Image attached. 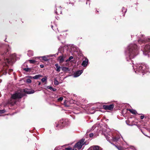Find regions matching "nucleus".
<instances>
[{
  "label": "nucleus",
  "mask_w": 150,
  "mask_h": 150,
  "mask_svg": "<svg viewBox=\"0 0 150 150\" xmlns=\"http://www.w3.org/2000/svg\"><path fill=\"white\" fill-rule=\"evenodd\" d=\"M128 55L131 59L134 57L138 53V48L135 44H131L128 47Z\"/></svg>",
  "instance_id": "obj_1"
},
{
  "label": "nucleus",
  "mask_w": 150,
  "mask_h": 150,
  "mask_svg": "<svg viewBox=\"0 0 150 150\" xmlns=\"http://www.w3.org/2000/svg\"><path fill=\"white\" fill-rule=\"evenodd\" d=\"M23 95L22 91H18L11 95V98L8 101V103L13 105L16 104L17 99L21 98Z\"/></svg>",
  "instance_id": "obj_2"
},
{
  "label": "nucleus",
  "mask_w": 150,
  "mask_h": 150,
  "mask_svg": "<svg viewBox=\"0 0 150 150\" xmlns=\"http://www.w3.org/2000/svg\"><path fill=\"white\" fill-rule=\"evenodd\" d=\"M149 67L146 64H143L139 65L137 68L136 70L135 71L136 73L137 71L141 72L142 73H145L149 71Z\"/></svg>",
  "instance_id": "obj_3"
},
{
  "label": "nucleus",
  "mask_w": 150,
  "mask_h": 150,
  "mask_svg": "<svg viewBox=\"0 0 150 150\" xmlns=\"http://www.w3.org/2000/svg\"><path fill=\"white\" fill-rule=\"evenodd\" d=\"M17 59L16 57V55L15 54L11 55L10 56L9 59L6 58L4 59L5 62L6 63H8L9 64L11 65L13 62H14Z\"/></svg>",
  "instance_id": "obj_4"
},
{
  "label": "nucleus",
  "mask_w": 150,
  "mask_h": 150,
  "mask_svg": "<svg viewBox=\"0 0 150 150\" xmlns=\"http://www.w3.org/2000/svg\"><path fill=\"white\" fill-rule=\"evenodd\" d=\"M84 139H82L76 144L74 145V147L77 148L78 149H80L82 148L83 145H86L88 144V143H86V142H84Z\"/></svg>",
  "instance_id": "obj_5"
},
{
  "label": "nucleus",
  "mask_w": 150,
  "mask_h": 150,
  "mask_svg": "<svg viewBox=\"0 0 150 150\" xmlns=\"http://www.w3.org/2000/svg\"><path fill=\"white\" fill-rule=\"evenodd\" d=\"M114 107L113 105H104L103 106V109L105 110H112Z\"/></svg>",
  "instance_id": "obj_6"
},
{
  "label": "nucleus",
  "mask_w": 150,
  "mask_h": 150,
  "mask_svg": "<svg viewBox=\"0 0 150 150\" xmlns=\"http://www.w3.org/2000/svg\"><path fill=\"white\" fill-rule=\"evenodd\" d=\"M88 150H102L101 148L98 146H93Z\"/></svg>",
  "instance_id": "obj_7"
},
{
  "label": "nucleus",
  "mask_w": 150,
  "mask_h": 150,
  "mask_svg": "<svg viewBox=\"0 0 150 150\" xmlns=\"http://www.w3.org/2000/svg\"><path fill=\"white\" fill-rule=\"evenodd\" d=\"M83 70H81L76 72L74 75V77H76L79 76L83 72Z\"/></svg>",
  "instance_id": "obj_8"
},
{
  "label": "nucleus",
  "mask_w": 150,
  "mask_h": 150,
  "mask_svg": "<svg viewBox=\"0 0 150 150\" xmlns=\"http://www.w3.org/2000/svg\"><path fill=\"white\" fill-rule=\"evenodd\" d=\"M88 62V60L86 58L84 59V60H83V62L82 63V65L84 67L86 66L87 65Z\"/></svg>",
  "instance_id": "obj_9"
},
{
  "label": "nucleus",
  "mask_w": 150,
  "mask_h": 150,
  "mask_svg": "<svg viewBox=\"0 0 150 150\" xmlns=\"http://www.w3.org/2000/svg\"><path fill=\"white\" fill-rule=\"evenodd\" d=\"M149 41V40L147 38H144L142 40L141 39H139L138 41L139 43H144L146 42Z\"/></svg>",
  "instance_id": "obj_10"
},
{
  "label": "nucleus",
  "mask_w": 150,
  "mask_h": 150,
  "mask_svg": "<svg viewBox=\"0 0 150 150\" xmlns=\"http://www.w3.org/2000/svg\"><path fill=\"white\" fill-rule=\"evenodd\" d=\"M48 56H45L42 57H35V59H39L40 57H42V58L43 60H44L45 61H47L48 60Z\"/></svg>",
  "instance_id": "obj_11"
},
{
  "label": "nucleus",
  "mask_w": 150,
  "mask_h": 150,
  "mask_svg": "<svg viewBox=\"0 0 150 150\" xmlns=\"http://www.w3.org/2000/svg\"><path fill=\"white\" fill-rule=\"evenodd\" d=\"M120 136H118L117 137H112V140L114 141H118L120 138Z\"/></svg>",
  "instance_id": "obj_12"
},
{
  "label": "nucleus",
  "mask_w": 150,
  "mask_h": 150,
  "mask_svg": "<svg viewBox=\"0 0 150 150\" xmlns=\"http://www.w3.org/2000/svg\"><path fill=\"white\" fill-rule=\"evenodd\" d=\"M64 123V122H59V124H57L56 126V127H58L59 126V127H61V128H62L64 126V125H63L62 124Z\"/></svg>",
  "instance_id": "obj_13"
},
{
  "label": "nucleus",
  "mask_w": 150,
  "mask_h": 150,
  "mask_svg": "<svg viewBox=\"0 0 150 150\" xmlns=\"http://www.w3.org/2000/svg\"><path fill=\"white\" fill-rule=\"evenodd\" d=\"M127 110L133 114H136L137 113V111L135 110L131 109H128Z\"/></svg>",
  "instance_id": "obj_14"
},
{
  "label": "nucleus",
  "mask_w": 150,
  "mask_h": 150,
  "mask_svg": "<svg viewBox=\"0 0 150 150\" xmlns=\"http://www.w3.org/2000/svg\"><path fill=\"white\" fill-rule=\"evenodd\" d=\"M55 66L57 68L56 70L58 72H59L60 70V66H59L57 64H55Z\"/></svg>",
  "instance_id": "obj_15"
},
{
  "label": "nucleus",
  "mask_w": 150,
  "mask_h": 150,
  "mask_svg": "<svg viewBox=\"0 0 150 150\" xmlns=\"http://www.w3.org/2000/svg\"><path fill=\"white\" fill-rule=\"evenodd\" d=\"M42 77V76L40 75H37L33 77V78L34 79H37L38 78Z\"/></svg>",
  "instance_id": "obj_16"
},
{
  "label": "nucleus",
  "mask_w": 150,
  "mask_h": 150,
  "mask_svg": "<svg viewBox=\"0 0 150 150\" xmlns=\"http://www.w3.org/2000/svg\"><path fill=\"white\" fill-rule=\"evenodd\" d=\"M59 62L60 63H62L64 61L63 58V57H62V56L59 57Z\"/></svg>",
  "instance_id": "obj_17"
},
{
  "label": "nucleus",
  "mask_w": 150,
  "mask_h": 150,
  "mask_svg": "<svg viewBox=\"0 0 150 150\" xmlns=\"http://www.w3.org/2000/svg\"><path fill=\"white\" fill-rule=\"evenodd\" d=\"M28 54L29 57H31L33 55V52L32 51H29Z\"/></svg>",
  "instance_id": "obj_18"
},
{
  "label": "nucleus",
  "mask_w": 150,
  "mask_h": 150,
  "mask_svg": "<svg viewBox=\"0 0 150 150\" xmlns=\"http://www.w3.org/2000/svg\"><path fill=\"white\" fill-rule=\"evenodd\" d=\"M54 84L55 85H57L59 84V82L57 80V79L55 78L54 81Z\"/></svg>",
  "instance_id": "obj_19"
},
{
  "label": "nucleus",
  "mask_w": 150,
  "mask_h": 150,
  "mask_svg": "<svg viewBox=\"0 0 150 150\" xmlns=\"http://www.w3.org/2000/svg\"><path fill=\"white\" fill-rule=\"evenodd\" d=\"M30 63L32 64H34L36 62L35 59H31L29 60Z\"/></svg>",
  "instance_id": "obj_20"
},
{
  "label": "nucleus",
  "mask_w": 150,
  "mask_h": 150,
  "mask_svg": "<svg viewBox=\"0 0 150 150\" xmlns=\"http://www.w3.org/2000/svg\"><path fill=\"white\" fill-rule=\"evenodd\" d=\"M26 92L28 94H30L33 93L34 92V90H32L30 91H29Z\"/></svg>",
  "instance_id": "obj_21"
},
{
  "label": "nucleus",
  "mask_w": 150,
  "mask_h": 150,
  "mask_svg": "<svg viewBox=\"0 0 150 150\" xmlns=\"http://www.w3.org/2000/svg\"><path fill=\"white\" fill-rule=\"evenodd\" d=\"M47 81V78L46 77L42 78L41 79V81L42 82H44Z\"/></svg>",
  "instance_id": "obj_22"
},
{
  "label": "nucleus",
  "mask_w": 150,
  "mask_h": 150,
  "mask_svg": "<svg viewBox=\"0 0 150 150\" xmlns=\"http://www.w3.org/2000/svg\"><path fill=\"white\" fill-rule=\"evenodd\" d=\"M117 148V149L119 150H125V149H126L125 148H122V147H117V146H115Z\"/></svg>",
  "instance_id": "obj_23"
},
{
  "label": "nucleus",
  "mask_w": 150,
  "mask_h": 150,
  "mask_svg": "<svg viewBox=\"0 0 150 150\" xmlns=\"http://www.w3.org/2000/svg\"><path fill=\"white\" fill-rule=\"evenodd\" d=\"M24 70L26 71H30V69L29 68H25L24 69Z\"/></svg>",
  "instance_id": "obj_24"
},
{
  "label": "nucleus",
  "mask_w": 150,
  "mask_h": 150,
  "mask_svg": "<svg viewBox=\"0 0 150 150\" xmlns=\"http://www.w3.org/2000/svg\"><path fill=\"white\" fill-rule=\"evenodd\" d=\"M68 69L66 67H62V70L63 71H64V70L67 71Z\"/></svg>",
  "instance_id": "obj_25"
},
{
  "label": "nucleus",
  "mask_w": 150,
  "mask_h": 150,
  "mask_svg": "<svg viewBox=\"0 0 150 150\" xmlns=\"http://www.w3.org/2000/svg\"><path fill=\"white\" fill-rule=\"evenodd\" d=\"M26 82L28 83H31V81L29 79H28L26 80Z\"/></svg>",
  "instance_id": "obj_26"
},
{
  "label": "nucleus",
  "mask_w": 150,
  "mask_h": 150,
  "mask_svg": "<svg viewBox=\"0 0 150 150\" xmlns=\"http://www.w3.org/2000/svg\"><path fill=\"white\" fill-rule=\"evenodd\" d=\"M7 52H4V53H3L2 54L3 55H4L5 54L7 55L8 54H9V53L8 52V51H9V50H8V49H7Z\"/></svg>",
  "instance_id": "obj_27"
},
{
  "label": "nucleus",
  "mask_w": 150,
  "mask_h": 150,
  "mask_svg": "<svg viewBox=\"0 0 150 150\" xmlns=\"http://www.w3.org/2000/svg\"><path fill=\"white\" fill-rule=\"evenodd\" d=\"M127 150H135V149L133 147H132L130 148L129 149H128Z\"/></svg>",
  "instance_id": "obj_28"
},
{
  "label": "nucleus",
  "mask_w": 150,
  "mask_h": 150,
  "mask_svg": "<svg viewBox=\"0 0 150 150\" xmlns=\"http://www.w3.org/2000/svg\"><path fill=\"white\" fill-rule=\"evenodd\" d=\"M63 100V98L62 97H61L58 99L59 101H61Z\"/></svg>",
  "instance_id": "obj_29"
},
{
  "label": "nucleus",
  "mask_w": 150,
  "mask_h": 150,
  "mask_svg": "<svg viewBox=\"0 0 150 150\" xmlns=\"http://www.w3.org/2000/svg\"><path fill=\"white\" fill-rule=\"evenodd\" d=\"M47 88L51 90H52V87L49 86H48Z\"/></svg>",
  "instance_id": "obj_30"
},
{
  "label": "nucleus",
  "mask_w": 150,
  "mask_h": 150,
  "mask_svg": "<svg viewBox=\"0 0 150 150\" xmlns=\"http://www.w3.org/2000/svg\"><path fill=\"white\" fill-rule=\"evenodd\" d=\"M93 136V134L92 133H91L89 134V136L90 137H91Z\"/></svg>",
  "instance_id": "obj_31"
},
{
  "label": "nucleus",
  "mask_w": 150,
  "mask_h": 150,
  "mask_svg": "<svg viewBox=\"0 0 150 150\" xmlns=\"http://www.w3.org/2000/svg\"><path fill=\"white\" fill-rule=\"evenodd\" d=\"M65 150H72V148H66Z\"/></svg>",
  "instance_id": "obj_32"
},
{
  "label": "nucleus",
  "mask_w": 150,
  "mask_h": 150,
  "mask_svg": "<svg viewBox=\"0 0 150 150\" xmlns=\"http://www.w3.org/2000/svg\"><path fill=\"white\" fill-rule=\"evenodd\" d=\"M73 58V57H72V56H70V57H69V60H70L71 59H72Z\"/></svg>",
  "instance_id": "obj_33"
},
{
  "label": "nucleus",
  "mask_w": 150,
  "mask_h": 150,
  "mask_svg": "<svg viewBox=\"0 0 150 150\" xmlns=\"http://www.w3.org/2000/svg\"><path fill=\"white\" fill-rule=\"evenodd\" d=\"M40 67L41 68H43L44 67V65L43 64H41L40 65Z\"/></svg>",
  "instance_id": "obj_34"
},
{
  "label": "nucleus",
  "mask_w": 150,
  "mask_h": 150,
  "mask_svg": "<svg viewBox=\"0 0 150 150\" xmlns=\"http://www.w3.org/2000/svg\"><path fill=\"white\" fill-rule=\"evenodd\" d=\"M52 91H56V88H52Z\"/></svg>",
  "instance_id": "obj_35"
},
{
  "label": "nucleus",
  "mask_w": 150,
  "mask_h": 150,
  "mask_svg": "<svg viewBox=\"0 0 150 150\" xmlns=\"http://www.w3.org/2000/svg\"><path fill=\"white\" fill-rule=\"evenodd\" d=\"M140 118L141 119H143L144 118V116L143 115H141L140 116Z\"/></svg>",
  "instance_id": "obj_36"
},
{
  "label": "nucleus",
  "mask_w": 150,
  "mask_h": 150,
  "mask_svg": "<svg viewBox=\"0 0 150 150\" xmlns=\"http://www.w3.org/2000/svg\"><path fill=\"white\" fill-rule=\"evenodd\" d=\"M8 71L9 72H12L13 71V70L12 69H10L8 70Z\"/></svg>",
  "instance_id": "obj_37"
},
{
  "label": "nucleus",
  "mask_w": 150,
  "mask_h": 150,
  "mask_svg": "<svg viewBox=\"0 0 150 150\" xmlns=\"http://www.w3.org/2000/svg\"><path fill=\"white\" fill-rule=\"evenodd\" d=\"M28 77L30 79H33V77L31 76H28Z\"/></svg>",
  "instance_id": "obj_38"
},
{
  "label": "nucleus",
  "mask_w": 150,
  "mask_h": 150,
  "mask_svg": "<svg viewBox=\"0 0 150 150\" xmlns=\"http://www.w3.org/2000/svg\"><path fill=\"white\" fill-rule=\"evenodd\" d=\"M106 137V139L107 140H110V137Z\"/></svg>",
  "instance_id": "obj_39"
},
{
  "label": "nucleus",
  "mask_w": 150,
  "mask_h": 150,
  "mask_svg": "<svg viewBox=\"0 0 150 150\" xmlns=\"http://www.w3.org/2000/svg\"><path fill=\"white\" fill-rule=\"evenodd\" d=\"M2 112H3L2 110H0V113H1Z\"/></svg>",
  "instance_id": "obj_40"
},
{
  "label": "nucleus",
  "mask_w": 150,
  "mask_h": 150,
  "mask_svg": "<svg viewBox=\"0 0 150 150\" xmlns=\"http://www.w3.org/2000/svg\"><path fill=\"white\" fill-rule=\"evenodd\" d=\"M40 84H41V83L40 82H39L38 83V85H40Z\"/></svg>",
  "instance_id": "obj_41"
},
{
  "label": "nucleus",
  "mask_w": 150,
  "mask_h": 150,
  "mask_svg": "<svg viewBox=\"0 0 150 150\" xmlns=\"http://www.w3.org/2000/svg\"><path fill=\"white\" fill-rule=\"evenodd\" d=\"M72 150H77L76 149H72Z\"/></svg>",
  "instance_id": "obj_42"
},
{
  "label": "nucleus",
  "mask_w": 150,
  "mask_h": 150,
  "mask_svg": "<svg viewBox=\"0 0 150 150\" xmlns=\"http://www.w3.org/2000/svg\"><path fill=\"white\" fill-rule=\"evenodd\" d=\"M133 69H134V70H135V67H134V66H133Z\"/></svg>",
  "instance_id": "obj_43"
},
{
  "label": "nucleus",
  "mask_w": 150,
  "mask_h": 150,
  "mask_svg": "<svg viewBox=\"0 0 150 150\" xmlns=\"http://www.w3.org/2000/svg\"><path fill=\"white\" fill-rule=\"evenodd\" d=\"M55 13H56L57 14V11H55Z\"/></svg>",
  "instance_id": "obj_44"
},
{
  "label": "nucleus",
  "mask_w": 150,
  "mask_h": 150,
  "mask_svg": "<svg viewBox=\"0 0 150 150\" xmlns=\"http://www.w3.org/2000/svg\"><path fill=\"white\" fill-rule=\"evenodd\" d=\"M125 11L126 12V9H125Z\"/></svg>",
  "instance_id": "obj_45"
},
{
  "label": "nucleus",
  "mask_w": 150,
  "mask_h": 150,
  "mask_svg": "<svg viewBox=\"0 0 150 150\" xmlns=\"http://www.w3.org/2000/svg\"><path fill=\"white\" fill-rule=\"evenodd\" d=\"M52 27H53V26H52Z\"/></svg>",
  "instance_id": "obj_46"
},
{
  "label": "nucleus",
  "mask_w": 150,
  "mask_h": 150,
  "mask_svg": "<svg viewBox=\"0 0 150 150\" xmlns=\"http://www.w3.org/2000/svg\"><path fill=\"white\" fill-rule=\"evenodd\" d=\"M9 73V74H10L9 72V73Z\"/></svg>",
  "instance_id": "obj_47"
}]
</instances>
